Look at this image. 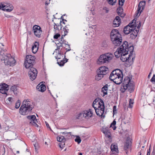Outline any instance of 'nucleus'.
<instances>
[{
	"instance_id": "obj_1",
	"label": "nucleus",
	"mask_w": 155,
	"mask_h": 155,
	"mask_svg": "<svg viewBox=\"0 0 155 155\" xmlns=\"http://www.w3.org/2000/svg\"><path fill=\"white\" fill-rule=\"evenodd\" d=\"M110 38L114 46H120L122 42V37L117 29H114L112 30L110 33Z\"/></svg>"
},
{
	"instance_id": "obj_2",
	"label": "nucleus",
	"mask_w": 155,
	"mask_h": 155,
	"mask_svg": "<svg viewBox=\"0 0 155 155\" xmlns=\"http://www.w3.org/2000/svg\"><path fill=\"white\" fill-rule=\"evenodd\" d=\"M33 108L30 101L28 100H26L25 101H24L19 109V112L21 115H27L31 111Z\"/></svg>"
},
{
	"instance_id": "obj_3",
	"label": "nucleus",
	"mask_w": 155,
	"mask_h": 155,
	"mask_svg": "<svg viewBox=\"0 0 155 155\" xmlns=\"http://www.w3.org/2000/svg\"><path fill=\"white\" fill-rule=\"evenodd\" d=\"M35 59L36 58L34 56L27 55L25 58V61L24 62L25 68L28 69L31 66H33L34 64H35Z\"/></svg>"
},
{
	"instance_id": "obj_4",
	"label": "nucleus",
	"mask_w": 155,
	"mask_h": 155,
	"mask_svg": "<svg viewBox=\"0 0 155 155\" xmlns=\"http://www.w3.org/2000/svg\"><path fill=\"white\" fill-rule=\"evenodd\" d=\"M111 54L107 53L101 55L97 61L98 64H101L104 63H108L112 59Z\"/></svg>"
},
{
	"instance_id": "obj_5",
	"label": "nucleus",
	"mask_w": 155,
	"mask_h": 155,
	"mask_svg": "<svg viewBox=\"0 0 155 155\" xmlns=\"http://www.w3.org/2000/svg\"><path fill=\"white\" fill-rule=\"evenodd\" d=\"M130 44H128V43L127 41H124L123 42L121 47L124 50V53L128 52V51H130L129 56H131L133 55L134 47L132 45L129 46Z\"/></svg>"
},
{
	"instance_id": "obj_6",
	"label": "nucleus",
	"mask_w": 155,
	"mask_h": 155,
	"mask_svg": "<svg viewBox=\"0 0 155 155\" xmlns=\"http://www.w3.org/2000/svg\"><path fill=\"white\" fill-rule=\"evenodd\" d=\"M3 60L5 65L11 66L15 63V60L10 54H8L3 58Z\"/></svg>"
},
{
	"instance_id": "obj_7",
	"label": "nucleus",
	"mask_w": 155,
	"mask_h": 155,
	"mask_svg": "<svg viewBox=\"0 0 155 155\" xmlns=\"http://www.w3.org/2000/svg\"><path fill=\"white\" fill-rule=\"evenodd\" d=\"M131 80V79L128 76L124 78L121 87L120 91L122 93H124L127 89L128 84L130 82Z\"/></svg>"
},
{
	"instance_id": "obj_8",
	"label": "nucleus",
	"mask_w": 155,
	"mask_h": 155,
	"mask_svg": "<svg viewBox=\"0 0 155 155\" xmlns=\"http://www.w3.org/2000/svg\"><path fill=\"white\" fill-rule=\"evenodd\" d=\"M29 68H30V70L28 72L29 76L30 79L33 81L36 78L38 71L36 68L33 67V66H31Z\"/></svg>"
},
{
	"instance_id": "obj_9",
	"label": "nucleus",
	"mask_w": 155,
	"mask_h": 155,
	"mask_svg": "<svg viewBox=\"0 0 155 155\" xmlns=\"http://www.w3.org/2000/svg\"><path fill=\"white\" fill-rule=\"evenodd\" d=\"M146 5V2L145 1H140L138 6L137 10L136 11V12L135 14V15L137 16L139 13L140 14L138 16L139 17L141 13L143 12L144 7Z\"/></svg>"
},
{
	"instance_id": "obj_10",
	"label": "nucleus",
	"mask_w": 155,
	"mask_h": 155,
	"mask_svg": "<svg viewBox=\"0 0 155 155\" xmlns=\"http://www.w3.org/2000/svg\"><path fill=\"white\" fill-rule=\"evenodd\" d=\"M9 85L6 83H2L0 84V92L2 94H5L6 96L8 94L7 91L9 90Z\"/></svg>"
},
{
	"instance_id": "obj_11",
	"label": "nucleus",
	"mask_w": 155,
	"mask_h": 155,
	"mask_svg": "<svg viewBox=\"0 0 155 155\" xmlns=\"http://www.w3.org/2000/svg\"><path fill=\"white\" fill-rule=\"evenodd\" d=\"M33 30L35 35L38 38H40L42 31L41 27L37 25H34L33 27Z\"/></svg>"
},
{
	"instance_id": "obj_12",
	"label": "nucleus",
	"mask_w": 155,
	"mask_h": 155,
	"mask_svg": "<svg viewBox=\"0 0 155 155\" xmlns=\"http://www.w3.org/2000/svg\"><path fill=\"white\" fill-rule=\"evenodd\" d=\"M57 141L60 142V143H59V147L62 149H63L65 146V143L66 141L65 137L62 135H60L57 137Z\"/></svg>"
},
{
	"instance_id": "obj_13",
	"label": "nucleus",
	"mask_w": 155,
	"mask_h": 155,
	"mask_svg": "<svg viewBox=\"0 0 155 155\" xmlns=\"http://www.w3.org/2000/svg\"><path fill=\"white\" fill-rule=\"evenodd\" d=\"M132 143V140L129 137H127L124 145V149L126 150L130 147Z\"/></svg>"
},
{
	"instance_id": "obj_14",
	"label": "nucleus",
	"mask_w": 155,
	"mask_h": 155,
	"mask_svg": "<svg viewBox=\"0 0 155 155\" xmlns=\"http://www.w3.org/2000/svg\"><path fill=\"white\" fill-rule=\"evenodd\" d=\"M97 72L106 75L109 72L108 68L107 67L102 66L98 68Z\"/></svg>"
},
{
	"instance_id": "obj_15",
	"label": "nucleus",
	"mask_w": 155,
	"mask_h": 155,
	"mask_svg": "<svg viewBox=\"0 0 155 155\" xmlns=\"http://www.w3.org/2000/svg\"><path fill=\"white\" fill-rule=\"evenodd\" d=\"M128 53L127 52H126L123 53L122 55L120 56V59L123 62H128L129 63L131 62L130 58V56H129L127 58L125 56Z\"/></svg>"
},
{
	"instance_id": "obj_16",
	"label": "nucleus",
	"mask_w": 155,
	"mask_h": 155,
	"mask_svg": "<svg viewBox=\"0 0 155 155\" xmlns=\"http://www.w3.org/2000/svg\"><path fill=\"white\" fill-rule=\"evenodd\" d=\"M120 24V18L117 16L114 18L112 23V26L114 27H118Z\"/></svg>"
},
{
	"instance_id": "obj_17",
	"label": "nucleus",
	"mask_w": 155,
	"mask_h": 155,
	"mask_svg": "<svg viewBox=\"0 0 155 155\" xmlns=\"http://www.w3.org/2000/svg\"><path fill=\"white\" fill-rule=\"evenodd\" d=\"M118 77H116V78H113L114 82L115 84L119 85L121 84L123 81V75L122 76L121 75L118 74Z\"/></svg>"
},
{
	"instance_id": "obj_18",
	"label": "nucleus",
	"mask_w": 155,
	"mask_h": 155,
	"mask_svg": "<svg viewBox=\"0 0 155 155\" xmlns=\"http://www.w3.org/2000/svg\"><path fill=\"white\" fill-rule=\"evenodd\" d=\"M83 117L85 118L91 117L92 116L93 112L91 109L88 110H85L83 111Z\"/></svg>"
},
{
	"instance_id": "obj_19",
	"label": "nucleus",
	"mask_w": 155,
	"mask_h": 155,
	"mask_svg": "<svg viewBox=\"0 0 155 155\" xmlns=\"http://www.w3.org/2000/svg\"><path fill=\"white\" fill-rule=\"evenodd\" d=\"M124 51V50L123 49L121 46L118 48L114 53L115 57L117 58H119L122 55V54H123Z\"/></svg>"
},
{
	"instance_id": "obj_20",
	"label": "nucleus",
	"mask_w": 155,
	"mask_h": 155,
	"mask_svg": "<svg viewBox=\"0 0 155 155\" xmlns=\"http://www.w3.org/2000/svg\"><path fill=\"white\" fill-rule=\"evenodd\" d=\"M104 134L106 137L108 139V140L106 141V143L108 144H110L112 141V139L111 137V133L110 131V130H107Z\"/></svg>"
},
{
	"instance_id": "obj_21",
	"label": "nucleus",
	"mask_w": 155,
	"mask_h": 155,
	"mask_svg": "<svg viewBox=\"0 0 155 155\" xmlns=\"http://www.w3.org/2000/svg\"><path fill=\"white\" fill-rule=\"evenodd\" d=\"M5 8L2 9V10L4 11L10 12L13 9V7L11 4H7L5 5Z\"/></svg>"
},
{
	"instance_id": "obj_22",
	"label": "nucleus",
	"mask_w": 155,
	"mask_h": 155,
	"mask_svg": "<svg viewBox=\"0 0 155 155\" xmlns=\"http://www.w3.org/2000/svg\"><path fill=\"white\" fill-rule=\"evenodd\" d=\"M36 88L38 90V91L41 92H43L46 90V87L45 85L43 84H41L40 85V84H39L37 86Z\"/></svg>"
},
{
	"instance_id": "obj_23",
	"label": "nucleus",
	"mask_w": 155,
	"mask_h": 155,
	"mask_svg": "<svg viewBox=\"0 0 155 155\" xmlns=\"http://www.w3.org/2000/svg\"><path fill=\"white\" fill-rule=\"evenodd\" d=\"M62 134H64V137L66 141L72 138V137L73 136V135H71V132L68 133H65V132H61V133Z\"/></svg>"
},
{
	"instance_id": "obj_24",
	"label": "nucleus",
	"mask_w": 155,
	"mask_h": 155,
	"mask_svg": "<svg viewBox=\"0 0 155 155\" xmlns=\"http://www.w3.org/2000/svg\"><path fill=\"white\" fill-rule=\"evenodd\" d=\"M97 75L95 76V79L96 80L99 81L105 75L102 73H99V72H97Z\"/></svg>"
},
{
	"instance_id": "obj_25",
	"label": "nucleus",
	"mask_w": 155,
	"mask_h": 155,
	"mask_svg": "<svg viewBox=\"0 0 155 155\" xmlns=\"http://www.w3.org/2000/svg\"><path fill=\"white\" fill-rule=\"evenodd\" d=\"M100 102H98V104L99 105V106L100 107H99V108H101V109H102V111H103V110L105 109V107L104 105V101L103 100L101 99L100 98ZM103 113V111H102Z\"/></svg>"
},
{
	"instance_id": "obj_26",
	"label": "nucleus",
	"mask_w": 155,
	"mask_h": 155,
	"mask_svg": "<svg viewBox=\"0 0 155 155\" xmlns=\"http://www.w3.org/2000/svg\"><path fill=\"white\" fill-rule=\"evenodd\" d=\"M132 29H130V28L128 27L126 28V26H125L123 29V32L126 35H128L131 32Z\"/></svg>"
},
{
	"instance_id": "obj_27",
	"label": "nucleus",
	"mask_w": 155,
	"mask_h": 155,
	"mask_svg": "<svg viewBox=\"0 0 155 155\" xmlns=\"http://www.w3.org/2000/svg\"><path fill=\"white\" fill-rule=\"evenodd\" d=\"M26 117L28 120H32V122H35V121H36L38 123L37 120L36 118V117L34 115L31 116H27Z\"/></svg>"
},
{
	"instance_id": "obj_28",
	"label": "nucleus",
	"mask_w": 155,
	"mask_h": 155,
	"mask_svg": "<svg viewBox=\"0 0 155 155\" xmlns=\"http://www.w3.org/2000/svg\"><path fill=\"white\" fill-rule=\"evenodd\" d=\"M134 84L130 82L128 84V87L127 89H128V91H130V93H132L134 91Z\"/></svg>"
},
{
	"instance_id": "obj_29",
	"label": "nucleus",
	"mask_w": 155,
	"mask_h": 155,
	"mask_svg": "<svg viewBox=\"0 0 155 155\" xmlns=\"http://www.w3.org/2000/svg\"><path fill=\"white\" fill-rule=\"evenodd\" d=\"M18 90V88H17V86L15 85H14L12 86L10 88V90L12 91H13L15 94H17Z\"/></svg>"
},
{
	"instance_id": "obj_30",
	"label": "nucleus",
	"mask_w": 155,
	"mask_h": 155,
	"mask_svg": "<svg viewBox=\"0 0 155 155\" xmlns=\"http://www.w3.org/2000/svg\"><path fill=\"white\" fill-rule=\"evenodd\" d=\"M63 43H64V44H65V45H66L68 43V42H67V41L65 40H63L62 42H60V45H57V48L56 49V50H59L60 49V47H63Z\"/></svg>"
},
{
	"instance_id": "obj_31",
	"label": "nucleus",
	"mask_w": 155,
	"mask_h": 155,
	"mask_svg": "<svg viewBox=\"0 0 155 155\" xmlns=\"http://www.w3.org/2000/svg\"><path fill=\"white\" fill-rule=\"evenodd\" d=\"M116 124V122L115 120H114L110 124V127H112L113 129L114 130H115L117 128L115 126Z\"/></svg>"
},
{
	"instance_id": "obj_32",
	"label": "nucleus",
	"mask_w": 155,
	"mask_h": 155,
	"mask_svg": "<svg viewBox=\"0 0 155 155\" xmlns=\"http://www.w3.org/2000/svg\"><path fill=\"white\" fill-rule=\"evenodd\" d=\"M137 26V24L135 22H134V24H131L130 25V23H129L126 26V28L129 27L130 28H132V29L136 28Z\"/></svg>"
},
{
	"instance_id": "obj_33",
	"label": "nucleus",
	"mask_w": 155,
	"mask_h": 155,
	"mask_svg": "<svg viewBox=\"0 0 155 155\" xmlns=\"http://www.w3.org/2000/svg\"><path fill=\"white\" fill-rule=\"evenodd\" d=\"M111 150L112 152L115 151L116 152L117 150H118L117 148V146L114 145L113 146L112 144L111 146Z\"/></svg>"
},
{
	"instance_id": "obj_34",
	"label": "nucleus",
	"mask_w": 155,
	"mask_h": 155,
	"mask_svg": "<svg viewBox=\"0 0 155 155\" xmlns=\"http://www.w3.org/2000/svg\"><path fill=\"white\" fill-rule=\"evenodd\" d=\"M92 107L95 109V111L97 115H99V114L98 112V110H101V109L99 108L101 107H100L99 105L98 106V108H97L96 107L94 106V105H92Z\"/></svg>"
},
{
	"instance_id": "obj_35",
	"label": "nucleus",
	"mask_w": 155,
	"mask_h": 155,
	"mask_svg": "<svg viewBox=\"0 0 155 155\" xmlns=\"http://www.w3.org/2000/svg\"><path fill=\"white\" fill-rule=\"evenodd\" d=\"M127 119V117H125L124 118L122 119V121L125 124L130 123L129 118H128V119Z\"/></svg>"
},
{
	"instance_id": "obj_36",
	"label": "nucleus",
	"mask_w": 155,
	"mask_h": 155,
	"mask_svg": "<svg viewBox=\"0 0 155 155\" xmlns=\"http://www.w3.org/2000/svg\"><path fill=\"white\" fill-rule=\"evenodd\" d=\"M39 43L38 41H36L34 43V45L32 46V50H33L34 48H39Z\"/></svg>"
},
{
	"instance_id": "obj_37",
	"label": "nucleus",
	"mask_w": 155,
	"mask_h": 155,
	"mask_svg": "<svg viewBox=\"0 0 155 155\" xmlns=\"http://www.w3.org/2000/svg\"><path fill=\"white\" fill-rule=\"evenodd\" d=\"M134 103V100L133 99H130L129 101V107L130 108H132L133 104Z\"/></svg>"
},
{
	"instance_id": "obj_38",
	"label": "nucleus",
	"mask_w": 155,
	"mask_h": 155,
	"mask_svg": "<svg viewBox=\"0 0 155 155\" xmlns=\"http://www.w3.org/2000/svg\"><path fill=\"white\" fill-rule=\"evenodd\" d=\"M116 70L117 71H118V72H116V73H115V74H114V75L117 77H118L119 74H120V75H121L122 76H123V71L122 70H120L119 69H116Z\"/></svg>"
},
{
	"instance_id": "obj_39",
	"label": "nucleus",
	"mask_w": 155,
	"mask_h": 155,
	"mask_svg": "<svg viewBox=\"0 0 155 155\" xmlns=\"http://www.w3.org/2000/svg\"><path fill=\"white\" fill-rule=\"evenodd\" d=\"M108 2V3L110 5H115V4L116 3L117 0H107Z\"/></svg>"
},
{
	"instance_id": "obj_40",
	"label": "nucleus",
	"mask_w": 155,
	"mask_h": 155,
	"mask_svg": "<svg viewBox=\"0 0 155 155\" xmlns=\"http://www.w3.org/2000/svg\"><path fill=\"white\" fill-rule=\"evenodd\" d=\"M34 146L35 147V152L37 153H38V150L39 148L38 143H36L34 144Z\"/></svg>"
},
{
	"instance_id": "obj_41",
	"label": "nucleus",
	"mask_w": 155,
	"mask_h": 155,
	"mask_svg": "<svg viewBox=\"0 0 155 155\" xmlns=\"http://www.w3.org/2000/svg\"><path fill=\"white\" fill-rule=\"evenodd\" d=\"M76 142H77L78 144H79L81 142V139L79 136H76V138L74 139Z\"/></svg>"
},
{
	"instance_id": "obj_42",
	"label": "nucleus",
	"mask_w": 155,
	"mask_h": 155,
	"mask_svg": "<svg viewBox=\"0 0 155 155\" xmlns=\"http://www.w3.org/2000/svg\"><path fill=\"white\" fill-rule=\"evenodd\" d=\"M137 37V34H133V33H131L130 35V38L131 39H135Z\"/></svg>"
},
{
	"instance_id": "obj_43",
	"label": "nucleus",
	"mask_w": 155,
	"mask_h": 155,
	"mask_svg": "<svg viewBox=\"0 0 155 155\" xmlns=\"http://www.w3.org/2000/svg\"><path fill=\"white\" fill-rule=\"evenodd\" d=\"M57 64L60 66H63L64 64H65L64 60H61L60 61H58V60H57Z\"/></svg>"
},
{
	"instance_id": "obj_44",
	"label": "nucleus",
	"mask_w": 155,
	"mask_h": 155,
	"mask_svg": "<svg viewBox=\"0 0 155 155\" xmlns=\"http://www.w3.org/2000/svg\"><path fill=\"white\" fill-rule=\"evenodd\" d=\"M20 105V101L18 100V101L15 103V107L16 109H18Z\"/></svg>"
},
{
	"instance_id": "obj_45",
	"label": "nucleus",
	"mask_w": 155,
	"mask_h": 155,
	"mask_svg": "<svg viewBox=\"0 0 155 155\" xmlns=\"http://www.w3.org/2000/svg\"><path fill=\"white\" fill-rule=\"evenodd\" d=\"M107 46V42L105 41H103L101 44V46L104 48H106Z\"/></svg>"
},
{
	"instance_id": "obj_46",
	"label": "nucleus",
	"mask_w": 155,
	"mask_h": 155,
	"mask_svg": "<svg viewBox=\"0 0 155 155\" xmlns=\"http://www.w3.org/2000/svg\"><path fill=\"white\" fill-rule=\"evenodd\" d=\"M116 11L117 12V13L118 12H123V8L122 7L120 6L119 5L118 7L117 8Z\"/></svg>"
},
{
	"instance_id": "obj_47",
	"label": "nucleus",
	"mask_w": 155,
	"mask_h": 155,
	"mask_svg": "<svg viewBox=\"0 0 155 155\" xmlns=\"http://www.w3.org/2000/svg\"><path fill=\"white\" fill-rule=\"evenodd\" d=\"M54 29H55V31H56L57 30H58V31L59 30V28H58L59 26V25L58 24H56L55 23H54Z\"/></svg>"
},
{
	"instance_id": "obj_48",
	"label": "nucleus",
	"mask_w": 155,
	"mask_h": 155,
	"mask_svg": "<svg viewBox=\"0 0 155 155\" xmlns=\"http://www.w3.org/2000/svg\"><path fill=\"white\" fill-rule=\"evenodd\" d=\"M125 0H118V5H119L120 6H123Z\"/></svg>"
},
{
	"instance_id": "obj_49",
	"label": "nucleus",
	"mask_w": 155,
	"mask_h": 155,
	"mask_svg": "<svg viewBox=\"0 0 155 155\" xmlns=\"http://www.w3.org/2000/svg\"><path fill=\"white\" fill-rule=\"evenodd\" d=\"M102 109H101V110H98V111H99L98 112L99 114V115H98V116H99V117H104V116L103 115L104 113V110H103V113L102 112Z\"/></svg>"
},
{
	"instance_id": "obj_50",
	"label": "nucleus",
	"mask_w": 155,
	"mask_h": 155,
	"mask_svg": "<svg viewBox=\"0 0 155 155\" xmlns=\"http://www.w3.org/2000/svg\"><path fill=\"white\" fill-rule=\"evenodd\" d=\"M117 107L115 105H114L113 107V114L114 115V114H116L117 113Z\"/></svg>"
},
{
	"instance_id": "obj_51",
	"label": "nucleus",
	"mask_w": 155,
	"mask_h": 155,
	"mask_svg": "<svg viewBox=\"0 0 155 155\" xmlns=\"http://www.w3.org/2000/svg\"><path fill=\"white\" fill-rule=\"evenodd\" d=\"M117 14L120 17L122 18L124 17L125 15V14L123 13V12H118Z\"/></svg>"
},
{
	"instance_id": "obj_52",
	"label": "nucleus",
	"mask_w": 155,
	"mask_h": 155,
	"mask_svg": "<svg viewBox=\"0 0 155 155\" xmlns=\"http://www.w3.org/2000/svg\"><path fill=\"white\" fill-rule=\"evenodd\" d=\"M108 130V127H105V128H103L102 129H101V131L104 134H105L106 132L107 131V130Z\"/></svg>"
},
{
	"instance_id": "obj_53",
	"label": "nucleus",
	"mask_w": 155,
	"mask_h": 155,
	"mask_svg": "<svg viewBox=\"0 0 155 155\" xmlns=\"http://www.w3.org/2000/svg\"><path fill=\"white\" fill-rule=\"evenodd\" d=\"M61 35L60 34L57 33L54 36V38L55 39H57Z\"/></svg>"
},
{
	"instance_id": "obj_54",
	"label": "nucleus",
	"mask_w": 155,
	"mask_h": 155,
	"mask_svg": "<svg viewBox=\"0 0 155 155\" xmlns=\"http://www.w3.org/2000/svg\"><path fill=\"white\" fill-rule=\"evenodd\" d=\"M60 19H61V21H61V23H63L64 24H65V23L64 22V21H67L64 18L63 16L62 15L60 18Z\"/></svg>"
},
{
	"instance_id": "obj_55",
	"label": "nucleus",
	"mask_w": 155,
	"mask_h": 155,
	"mask_svg": "<svg viewBox=\"0 0 155 155\" xmlns=\"http://www.w3.org/2000/svg\"><path fill=\"white\" fill-rule=\"evenodd\" d=\"M30 124H32L33 125H34L36 127H38V125L36 124V123L35 122H30L29 123Z\"/></svg>"
},
{
	"instance_id": "obj_56",
	"label": "nucleus",
	"mask_w": 155,
	"mask_h": 155,
	"mask_svg": "<svg viewBox=\"0 0 155 155\" xmlns=\"http://www.w3.org/2000/svg\"><path fill=\"white\" fill-rule=\"evenodd\" d=\"M117 71L116 70V69L114 70L113 71L111 72V73H110V78H112V76H113V75H114V74H115V73H116V72H117Z\"/></svg>"
},
{
	"instance_id": "obj_57",
	"label": "nucleus",
	"mask_w": 155,
	"mask_h": 155,
	"mask_svg": "<svg viewBox=\"0 0 155 155\" xmlns=\"http://www.w3.org/2000/svg\"><path fill=\"white\" fill-rule=\"evenodd\" d=\"M64 34L63 35V36L65 37L66 35H67L68 33V32L69 29L64 30Z\"/></svg>"
},
{
	"instance_id": "obj_58",
	"label": "nucleus",
	"mask_w": 155,
	"mask_h": 155,
	"mask_svg": "<svg viewBox=\"0 0 155 155\" xmlns=\"http://www.w3.org/2000/svg\"><path fill=\"white\" fill-rule=\"evenodd\" d=\"M27 136L29 138H31L32 137V135L30 133H27L26 134Z\"/></svg>"
},
{
	"instance_id": "obj_59",
	"label": "nucleus",
	"mask_w": 155,
	"mask_h": 155,
	"mask_svg": "<svg viewBox=\"0 0 155 155\" xmlns=\"http://www.w3.org/2000/svg\"><path fill=\"white\" fill-rule=\"evenodd\" d=\"M38 49V48H34L33 50H32V52L34 54H35L37 52Z\"/></svg>"
},
{
	"instance_id": "obj_60",
	"label": "nucleus",
	"mask_w": 155,
	"mask_h": 155,
	"mask_svg": "<svg viewBox=\"0 0 155 155\" xmlns=\"http://www.w3.org/2000/svg\"><path fill=\"white\" fill-rule=\"evenodd\" d=\"M67 45L68 46V47L69 48V49H68L67 48H66L65 49V50H66V51L64 53V54H66V53L67 51H70L71 50V49H70V45L69 44H68V43L67 44Z\"/></svg>"
},
{
	"instance_id": "obj_61",
	"label": "nucleus",
	"mask_w": 155,
	"mask_h": 155,
	"mask_svg": "<svg viewBox=\"0 0 155 155\" xmlns=\"http://www.w3.org/2000/svg\"><path fill=\"white\" fill-rule=\"evenodd\" d=\"M150 81L152 82H155V74H153V77L151 79Z\"/></svg>"
},
{
	"instance_id": "obj_62",
	"label": "nucleus",
	"mask_w": 155,
	"mask_h": 155,
	"mask_svg": "<svg viewBox=\"0 0 155 155\" xmlns=\"http://www.w3.org/2000/svg\"><path fill=\"white\" fill-rule=\"evenodd\" d=\"M5 4H2V3L0 2V9H2L5 8Z\"/></svg>"
},
{
	"instance_id": "obj_63",
	"label": "nucleus",
	"mask_w": 155,
	"mask_h": 155,
	"mask_svg": "<svg viewBox=\"0 0 155 155\" xmlns=\"http://www.w3.org/2000/svg\"><path fill=\"white\" fill-rule=\"evenodd\" d=\"M63 54H64V53H63V51H62V49H61L60 51L58 50V54H59L60 55V56L63 55Z\"/></svg>"
},
{
	"instance_id": "obj_64",
	"label": "nucleus",
	"mask_w": 155,
	"mask_h": 155,
	"mask_svg": "<svg viewBox=\"0 0 155 155\" xmlns=\"http://www.w3.org/2000/svg\"><path fill=\"white\" fill-rule=\"evenodd\" d=\"M150 147L149 149H148L147 152V155H150Z\"/></svg>"
}]
</instances>
